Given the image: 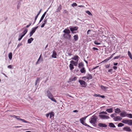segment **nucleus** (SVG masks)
Returning <instances> with one entry per match:
<instances>
[{"label": "nucleus", "mask_w": 132, "mask_h": 132, "mask_svg": "<svg viewBox=\"0 0 132 132\" xmlns=\"http://www.w3.org/2000/svg\"><path fill=\"white\" fill-rule=\"evenodd\" d=\"M97 118L95 115H94L91 117L90 119V122L92 124H95L97 122Z\"/></svg>", "instance_id": "obj_1"}, {"label": "nucleus", "mask_w": 132, "mask_h": 132, "mask_svg": "<svg viewBox=\"0 0 132 132\" xmlns=\"http://www.w3.org/2000/svg\"><path fill=\"white\" fill-rule=\"evenodd\" d=\"M47 96L49 99H50L52 101H54L55 102H57V101L53 98V95L50 91L48 90H47Z\"/></svg>", "instance_id": "obj_2"}, {"label": "nucleus", "mask_w": 132, "mask_h": 132, "mask_svg": "<svg viewBox=\"0 0 132 132\" xmlns=\"http://www.w3.org/2000/svg\"><path fill=\"white\" fill-rule=\"evenodd\" d=\"M122 122L123 123L127 124L130 126H132V120L130 119H123Z\"/></svg>", "instance_id": "obj_3"}, {"label": "nucleus", "mask_w": 132, "mask_h": 132, "mask_svg": "<svg viewBox=\"0 0 132 132\" xmlns=\"http://www.w3.org/2000/svg\"><path fill=\"white\" fill-rule=\"evenodd\" d=\"M11 117H13L14 118H16V119H17L18 120H19L20 121H22V122H24L25 123H28L29 124L30 123V122H29V121H27L25 120L24 119H22L21 118H19L20 117L19 116H16L15 115H13V116H11Z\"/></svg>", "instance_id": "obj_4"}, {"label": "nucleus", "mask_w": 132, "mask_h": 132, "mask_svg": "<svg viewBox=\"0 0 132 132\" xmlns=\"http://www.w3.org/2000/svg\"><path fill=\"white\" fill-rule=\"evenodd\" d=\"M85 119L84 118H82L80 119V122L83 125L85 126H86L87 127L89 128H91V127L89 125H87L86 123H85L84 121L85 120Z\"/></svg>", "instance_id": "obj_5"}, {"label": "nucleus", "mask_w": 132, "mask_h": 132, "mask_svg": "<svg viewBox=\"0 0 132 132\" xmlns=\"http://www.w3.org/2000/svg\"><path fill=\"white\" fill-rule=\"evenodd\" d=\"M79 82L82 87H85L87 86L86 82L83 80H79Z\"/></svg>", "instance_id": "obj_6"}, {"label": "nucleus", "mask_w": 132, "mask_h": 132, "mask_svg": "<svg viewBox=\"0 0 132 132\" xmlns=\"http://www.w3.org/2000/svg\"><path fill=\"white\" fill-rule=\"evenodd\" d=\"M38 26H37L32 28L31 31H30V37H31L32 36L33 34L35 32L36 30L38 28Z\"/></svg>", "instance_id": "obj_7"}, {"label": "nucleus", "mask_w": 132, "mask_h": 132, "mask_svg": "<svg viewBox=\"0 0 132 132\" xmlns=\"http://www.w3.org/2000/svg\"><path fill=\"white\" fill-rule=\"evenodd\" d=\"M63 37L66 39H68L69 40L70 39L71 37V36L70 34H64L63 35Z\"/></svg>", "instance_id": "obj_8"}, {"label": "nucleus", "mask_w": 132, "mask_h": 132, "mask_svg": "<svg viewBox=\"0 0 132 132\" xmlns=\"http://www.w3.org/2000/svg\"><path fill=\"white\" fill-rule=\"evenodd\" d=\"M92 78V76L91 75L88 74L87 76L83 77H82V78H85L84 80H86V79H88V80L91 79Z\"/></svg>", "instance_id": "obj_9"}, {"label": "nucleus", "mask_w": 132, "mask_h": 132, "mask_svg": "<svg viewBox=\"0 0 132 132\" xmlns=\"http://www.w3.org/2000/svg\"><path fill=\"white\" fill-rule=\"evenodd\" d=\"M78 28L76 26L73 27H70V29L72 33L74 34L75 33V32H74V31L77 30L78 29Z\"/></svg>", "instance_id": "obj_10"}, {"label": "nucleus", "mask_w": 132, "mask_h": 132, "mask_svg": "<svg viewBox=\"0 0 132 132\" xmlns=\"http://www.w3.org/2000/svg\"><path fill=\"white\" fill-rule=\"evenodd\" d=\"M99 117L102 119H107L109 118V116L104 115H99Z\"/></svg>", "instance_id": "obj_11"}, {"label": "nucleus", "mask_w": 132, "mask_h": 132, "mask_svg": "<svg viewBox=\"0 0 132 132\" xmlns=\"http://www.w3.org/2000/svg\"><path fill=\"white\" fill-rule=\"evenodd\" d=\"M127 113L126 112L123 111L120 113V115L122 117H127Z\"/></svg>", "instance_id": "obj_12"}, {"label": "nucleus", "mask_w": 132, "mask_h": 132, "mask_svg": "<svg viewBox=\"0 0 132 132\" xmlns=\"http://www.w3.org/2000/svg\"><path fill=\"white\" fill-rule=\"evenodd\" d=\"M23 29H24L25 30L21 34H22V35H23V36H24L27 33L28 31V29H26L25 27H24L22 28L21 29V30H22Z\"/></svg>", "instance_id": "obj_13"}, {"label": "nucleus", "mask_w": 132, "mask_h": 132, "mask_svg": "<svg viewBox=\"0 0 132 132\" xmlns=\"http://www.w3.org/2000/svg\"><path fill=\"white\" fill-rule=\"evenodd\" d=\"M114 120L116 121H120L122 119V118L119 116H117L113 118Z\"/></svg>", "instance_id": "obj_14"}, {"label": "nucleus", "mask_w": 132, "mask_h": 132, "mask_svg": "<svg viewBox=\"0 0 132 132\" xmlns=\"http://www.w3.org/2000/svg\"><path fill=\"white\" fill-rule=\"evenodd\" d=\"M123 130L124 131H131V129L129 127L127 126L123 128Z\"/></svg>", "instance_id": "obj_15"}, {"label": "nucleus", "mask_w": 132, "mask_h": 132, "mask_svg": "<svg viewBox=\"0 0 132 132\" xmlns=\"http://www.w3.org/2000/svg\"><path fill=\"white\" fill-rule=\"evenodd\" d=\"M63 32L64 33V34H70V30L67 29H65L63 30Z\"/></svg>", "instance_id": "obj_16"}, {"label": "nucleus", "mask_w": 132, "mask_h": 132, "mask_svg": "<svg viewBox=\"0 0 132 132\" xmlns=\"http://www.w3.org/2000/svg\"><path fill=\"white\" fill-rule=\"evenodd\" d=\"M80 71L82 73H85L86 72V70L84 67H82L80 68Z\"/></svg>", "instance_id": "obj_17"}, {"label": "nucleus", "mask_w": 132, "mask_h": 132, "mask_svg": "<svg viewBox=\"0 0 132 132\" xmlns=\"http://www.w3.org/2000/svg\"><path fill=\"white\" fill-rule=\"evenodd\" d=\"M98 126L100 127H107V125L105 124L99 123L98 124Z\"/></svg>", "instance_id": "obj_18"}, {"label": "nucleus", "mask_w": 132, "mask_h": 132, "mask_svg": "<svg viewBox=\"0 0 132 132\" xmlns=\"http://www.w3.org/2000/svg\"><path fill=\"white\" fill-rule=\"evenodd\" d=\"M78 61L75 62L73 60H71L70 61V63L73 64L75 66H77L78 64Z\"/></svg>", "instance_id": "obj_19"}, {"label": "nucleus", "mask_w": 132, "mask_h": 132, "mask_svg": "<svg viewBox=\"0 0 132 132\" xmlns=\"http://www.w3.org/2000/svg\"><path fill=\"white\" fill-rule=\"evenodd\" d=\"M79 57V56H78L76 55L74 56V57H72L71 59L73 60L77 61H78Z\"/></svg>", "instance_id": "obj_20"}, {"label": "nucleus", "mask_w": 132, "mask_h": 132, "mask_svg": "<svg viewBox=\"0 0 132 132\" xmlns=\"http://www.w3.org/2000/svg\"><path fill=\"white\" fill-rule=\"evenodd\" d=\"M53 53L52 57L53 58H56V55L57 54L56 51H53Z\"/></svg>", "instance_id": "obj_21"}, {"label": "nucleus", "mask_w": 132, "mask_h": 132, "mask_svg": "<svg viewBox=\"0 0 132 132\" xmlns=\"http://www.w3.org/2000/svg\"><path fill=\"white\" fill-rule=\"evenodd\" d=\"M46 12L44 13L42 15V16L41 17L39 21V23H40L41 22V21L43 20L44 19L46 14Z\"/></svg>", "instance_id": "obj_22"}, {"label": "nucleus", "mask_w": 132, "mask_h": 132, "mask_svg": "<svg viewBox=\"0 0 132 132\" xmlns=\"http://www.w3.org/2000/svg\"><path fill=\"white\" fill-rule=\"evenodd\" d=\"M78 67L79 68H81L84 67V65L82 62H80L78 64Z\"/></svg>", "instance_id": "obj_23"}, {"label": "nucleus", "mask_w": 132, "mask_h": 132, "mask_svg": "<svg viewBox=\"0 0 132 132\" xmlns=\"http://www.w3.org/2000/svg\"><path fill=\"white\" fill-rule=\"evenodd\" d=\"M121 112L119 108H117L114 110V112L116 113H119Z\"/></svg>", "instance_id": "obj_24"}, {"label": "nucleus", "mask_w": 132, "mask_h": 132, "mask_svg": "<svg viewBox=\"0 0 132 132\" xmlns=\"http://www.w3.org/2000/svg\"><path fill=\"white\" fill-rule=\"evenodd\" d=\"M69 67L70 70H72L74 69V67L73 64L72 63H70L69 65Z\"/></svg>", "instance_id": "obj_25"}, {"label": "nucleus", "mask_w": 132, "mask_h": 132, "mask_svg": "<svg viewBox=\"0 0 132 132\" xmlns=\"http://www.w3.org/2000/svg\"><path fill=\"white\" fill-rule=\"evenodd\" d=\"M62 9V6L61 5H60L58 7L57 9V12H59Z\"/></svg>", "instance_id": "obj_26"}, {"label": "nucleus", "mask_w": 132, "mask_h": 132, "mask_svg": "<svg viewBox=\"0 0 132 132\" xmlns=\"http://www.w3.org/2000/svg\"><path fill=\"white\" fill-rule=\"evenodd\" d=\"M24 36L22 35L21 33H20L19 34V38L18 39V40L20 41L22 38Z\"/></svg>", "instance_id": "obj_27"}, {"label": "nucleus", "mask_w": 132, "mask_h": 132, "mask_svg": "<svg viewBox=\"0 0 132 132\" xmlns=\"http://www.w3.org/2000/svg\"><path fill=\"white\" fill-rule=\"evenodd\" d=\"M74 39L75 41H76L78 39V35H75L73 36Z\"/></svg>", "instance_id": "obj_28"}, {"label": "nucleus", "mask_w": 132, "mask_h": 132, "mask_svg": "<svg viewBox=\"0 0 132 132\" xmlns=\"http://www.w3.org/2000/svg\"><path fill=\"white\" fill-rule=\"evenodd\" d=\"M106 111L109 113H111L113 112V109L112 108L107 109L106 110Z\"/></svg>", "instance_id": "obj_29"}, {"label": "nucleus", "mask_w": 132, "mask_h": 132, "mask_svg": "<svg viewBox=\"0 0 132 132\" xmlns=\"http://www.w3.org/2000/svg\"><path fill=\"white\" fill-rule=\"evenodd\" d=\"M109 126H110L112 128H115L116 126L114 125L112 123H109Z\"/></svg>", "instance_id": "obj_30"}, {"label": "nucleus", "mask_w": 132, "mask_h": 132, "mask_svg": "<svg viewBox=\"0 0 132 132\" xmlns=\"http://www.w3.org/2000/svg\"><path fill=\"white\" fill-rule=\"evenodd\" d=\"M34 40V39L32 38H30L28 39V43L30 44L31 43L32 41Z\"/></svg>", "instance_id": "obj_31"}, {"label": "nucleus", "mask_w": 132, "mask_h": 132, "mask_svg": "<svg viewBox=\"0 0 132 132\" xmlns=\"http://www.w3.org/2000/svg\"><path fill=\"white\" fill-rule=\"evenodd\" d=\"M50 115V118H52L54 116V113L53 112H52L49 113Z\"/></svg>", "instance_id": "obj_32"}, {"label": "nucleus", "mask_w": 132, "mask_h": 132, "mask_svg": "<svg viewBox=\"0 0 132 132\" xmlns=\"http://www.w3.org/2000/svg\"><path fill=\"white\" fill-rule=\"evenodd\" d=\"M9 57L10 60H11L12 58V53L11 52L8 55Z\"/></svg>", "instance_id": "obj_33"}, {"label": "nucleus", "mask_w": 132, "mask_h": 132, "mask_svg": "<svg viewBox=\"0 0 132 132\" xmlns=\"http://www.w3.org/2000/svg\"><path fill=\"white\" fill-rule=\"evenodd\" d=\"M128 54L129 57L132 60V55L130 52L129 51H128Z\"/></svg>", "instance_id": "obj_34"}, {"label": "nucleus", "mask_w": 132, "mask_h": 132, "mask_svg": "<svg viewBox=\"0 0 132 132\" xmlns=\"http://www.w3.org/2000/svg\"><path fill=\"white\" fill-rule=\"evenodd\" d=\"M77 77H74L73 78H71V81H75L77 80Z\"/></svg>", "instance_id": "obj_35"}, {"label": "nucleus", "mask_w": 132, "mask_h": 132, "mask_svg": "<svg viewBox=\"0 0 132 132\" xmlns=\"http://www.w3.org/2000/svg\"><path fill=\"white\" fill-rule=\"evenodd\" d=\"M101 88L102 89L104 90H105L107 89L108 88V87H105L103 86H101Z\"/></svg>", "instance_id": "obj_36"}, {"label": "nucleus", "mask_w": 132, "mask_h": 132, "mask_svg": "<svg viewBox=\"0 0 132 132\" xmlns=\"http://www.w3.org/2000/svg\"><path fill=\"white\" fill-rule=\"evenodd\" d=\"M130 118H132V114H127V116Z\"/></svg>", "instance_id": "obj_37"}, {"label": "nucleus", "mask_w": 132, "mask_h": 132, "mask_svg": "<svg viewBox=\"0 0 132 132\" xmlns=\"http://www.w3.org/2000/svg\"><path fill=\"white\" fill-rule=\"evenodd\" d=\"M124 126V124L122 123H119L118 125V127H121Z\"/></svg>", "instance_id": "obj_38"}, {"label": "nucleus", "mask_w": 132, "mask_h": 132, "mask_svg": "<svg viewBox=\"0 0 132 132\" xmlns=\"http://www.w3.org/2000/svg\"><path fill=\"white\" fill-rule=\"evenodd\" d=\"M40 79V78H37V80L36 81L35 85H37V83L38 82H39V80Z\"/></svg>", "instance_id": "obj_39"}, {"label": "nucleus", "mask_w": 132, "mask_h": 132, "mask_svg": "<svg viewBox=\"0 0 132 132\" xmlns=\"http://www.w3.org/2000/svg\"><path fill=\"white\" fill-rule=\"evenodd\" d=\"M86 13L89 15H92V14L89 11H86Z\"/></svg>", "instance_id": "obj_40"}, {"label": "nucleus", "mask_w": 132, "mask_h": 132, "mask_svg": "<svg viewBox=\"0 0 132 132\" xmlns=\"http://www.w3.org/2000/svg\"><path fill=\"white\" fill-rule=\"evenodd\" d=\"M109 60H110V59H109V58H107L106 59L104 60V61H102L101 62H107Z\"/></svg>", "instance_id": "obj_41"}, {"label": "nucleus", "mask_w": 132, "mask_h": 132, "mask_svg": "<svg viewBox=\"0 0 132 132\" xmlns=\"http://www.w3.org/2000/svg\"><path fill=\"white\" fill-rule=\"evenodd\" d=\"M63 13L64 14H66V13L68 14V11H67V10H63Z\"/></svg>", "instance_id": "obj_42"}, {"label": "nucleus", "mask_w": 132, "mask_h": 132, "mask_svg": "<svg viewBox=\"0 0 132 132\" xmlns=\"http://www.w3.org/2000/svg\"><path fill=\"white\" fill-rule=\"evenodd\" d=\"M77 4L75 3H74L72 4V6L73 7L77 6Z\"/></svg>", "instance_id": "obj_43"}, {"label": "nucleus", "mask_w": 132, "mask_h": 132, "mask_svg": "<svg viewBox=\"0 0 132 132\" xmlns=\"http://www.w3.org/2000/svg\"><path fill=\"white\" fill-rule=\"evenodd\" d=\"M100 114H107V113L106 112L102 111L100 112Z\"/></svg>", "instance_id": "obj_44"}, {"label": "nucleus", "mask_w": 132, "mask_h": 132, "mask_svg": "<svg viewBox=\"0 0 132 132\" xmlns=\"http://www.w3.org/2000/svg\"><path fill=\"white\" fill-rule=\"evenodd\" d=\"M94 43L97 45H100L101 44V43H98L96 41H95L94 42Z\"/></svg>", "instance_id": "obj_45"}, {"label": "nucleus", "mask_w": 132, "mask_h": 132, "mask_svg": "<svg viewBox=\"0 0 132 132\" xmlns=\"http://www.w3.org/2000/svg\"><path fill=\"white\" fill-rule=\"evenodd\" d=\"M116 115V113H114L111 114L110 116L112 118H113L115 116V115Z\"/></svg>", "instance_id": "obj_46"}, {"label": "nucleus", "mask_w": 132, "mask_h": 132, "mask_svg": "<svg viewBox=\"0 0 132 132\" xmlns=\"http://www.w3.org/2000/svg\"><path fill=\"white\" fill-rule=\"evenodd\" d=\"M115 53H114L110 57H108L109 58V59H110H110H111V58H112L113 56L115 54Z\"/></svg>", "instance_id": "obj_47"}, {"label": "nucleus", "mask_w": 132, "mask_h": 132, "mask_svg": "<svg viewBox=\"0 0 132 132\" xmlns=\"http://www.w3.org/2000/svg\"><path fill=\"white\" fill-rule=\"evenodd\" d=\"M120 55L116 56L114 58V59H118L120 57Z\"/></svg>", "instance_id": "obj_48"}, {"label": "nucleus", "mask_w": 132, "mask_h": 132, "mask_svg": "<svg viewBox=\"0 0 132 132\" xmlns=\"http://www.w3.org/2000/svg\"><path fill=\"white\" fill-rule=\"evenodd\" d=\"M7 67L9 68L12 69V65H10L7 66Z\"/></svg>", "instance_id": "obj_49"}, {"label": "nucleus", "mask_w": 132, "mask_h": 132, "mask_svg": "<svg viewBox=\"0 0 132 132\" xmlns=\"http://www.w3.org/2000/svg\"><path fill=\"white\" fill-rule=\"evenodd\" d=\"M100 94H95L94 95V96H95V97H100Z\"/></svg>", "instance_id": "obj_50"}, {"label": "nucleus", "mask_w": 132, "mask_h": 132, "mask_svg": "<svg viewBox=\"0 0 132 132\" xmlns=\"http://www.w3.org/2000/svg\"><path fill=\"white\" fill-rule=\"evenodd\" d=\"M110 66V64H108L107 65H105V67L106 68H108Z\"/></svg>", "instance_id": "obj_51"}, {"label": "nucleus", "mask_w": 132, "mask_h": 132, "mask_svg": "<svg viewBox=\"0 0 132 132\" xmlns=\"http://www.w3.org/2000/svg\"><path fill=\"white\" fill-rule=\"evenodd\" d=\"M93 49L94 50H98V49L97 48L95 47H93Z\"/></svg>", "instance_id": "obj_52"}, {"label": "nucleus", "mask_w": 132, "mask_h": 132, "mask_svg": "<svg viewBox=\"0 0 132 132\" xmlns=\"http://www.w3.org/2000/svg\"><path fill=\"white\" fill-rule=\"evenodd\" d=\"M44 23H45V24H46L47 23V20L46 19H45L44 20Z\"/></svg>", "instance_id": "obj_53"}, {"label": "nucleus", "mask_w": 132, "mask_h": 132, "mask_svg": "<svg viewBox=\"0 0 132 132\" xmlns=\"http://www.w3.org/2000/svg\"><path fill=\"white\" fill-rule=\"evenodd\" d=\"M31 23H30L29 24L27 25L26 26V27L27 28L29 27L31 25Z\"/></svg>", "instance_id": "obj_54"}, {"label": "nucleus", "mask_w": 132, "mask_h": 132, "mask_svg": "<svg viewBox=\"0 0 132 132\" xmlns=\"http://www.w3.org/2000/svg\"><path fill=\"white\" fill-rule=\"evenodd\" d=\"M100 97H101V98H104L105 97V96H104V95H100Z\"/></svg>", "instance_id": "obj_55"}, {"label": "nucleus", "mask_w": 132, "mask_h": 132, "mask_svg": "<svg viewBox=\"0 0 132 132\" xmlns=\"http://www.w3.org/2000/svg\"><path fill=\"white\" fill-rule=\"evenodd\" d=\"M113 69H115V70H116L117 69V67H116V66H114L113 67Z\"/></svg>", "instance_id": "obj_56"}, {"label": "nucleus", "mask_w": 132, "mask_h": 132, "mask_svg": "<svg viewBox=\"0 0 132 132\" xmlns=\"http://www.w3.org/2000/svg\"><path fill=\"white\" fill-rule=\"evenodd\" d=\"M41 55H40L39 58L38 59V61H37V63H36V64H37L38 63V61H39L40 59V58L41 57Z\"/></svg>", "instance_id": "obj_57"}, {"label": "nucleus", "mask_w": 132, "mask_h": 132, "mask_svg": "<svg viewBox=\"0 0 132 132\" xmlns=\"http://www.w3.org/2000/svg\"><path fill=\"white\" fill-rule=\"evenodd\" d=\"M45 25V23H43L41 25V27L42 28L43 27H44Z\"/></svg>", "instance_id": "obj_58"}, {"label": "nucleus", "mask_w": 132, "mask_h": 132, "mask_svg": "<svg viewBox=\"0 0 132 132\" xmlns=\"http://www.w3.org/2000/svg\"><path fill=\"white\" fill-rule=\"evenodd\" d=\"M50 115V114L49 113H48V114H46V116L47 117V118H48V116H49Z\"/></svg>", "instance_id": "obj_59"}, {"label": "nucleus", "mask_w": 132, "mask_h": 132, "mask_svg": "<svg viewBox=\"0 0 132 132\" xmlns=\"http://www.w3.org/2000/svg\"><path fill=\"white\" fill-rule=\"evenodd\" d=\"M99 66H97L96 67H95L93 68V70H94L96 69V68H98V67Z\"/></svg>", "instance_id": "obj_60"}, {"label": "nucleus", "mask_w": 132, "mask_h": 132, "mask_svg": "<svg viewBox=\"0 0 132 132\" xmlns=\"http://www.w3.org/2000/svg\"><path fill=\"white\" fill-rule=\"evenodd\" d=\"M38 17V16H36V17H35V22H36V20L37 19V18Z\"/></svg>", "instance_id": "obj_61"}, {"label": "nucleus", "mask_w": 132, "mask_h": 132, "mask_svg": "<svg viewBox=\"0 0 132 132\" xmlns=\"http://www.w3.org/2000/svg\"><path fill=\"white\" fill-rule=\"evenodd\" d=\"M90 31H91L90 30V29L88 30L87 31V34H89V32H90Z\"/></svg>", "instance_id": "obj_62"}, {"label": "nucleus", "mask_w": 132, "mask_h": 132, "mask_svg": "<svg viewBox=\"0 0 132 132\" xmlns=\"http://www.w3.org/2000/svg\"><path fill=\"white\" fill-rule=\"evenodd\" d=\"M112 69H109V70H108V72H111V71H112Z\"/></svg>", "instance_id": "obj_63"}, {"label": "nucleus", "mask_w": 132, "mask_h": 132, "mask_svg": "<svg viewBox=\"0 0 132 132\" xmlns=\"http://www.w3.org/2000/svg\"><path fill=\"white\" fill-rule=\"evenodd\" d=\"M118 64V63H114V65H117Z\"/></svg>", "instance_id": "obj_64"}]
</instances>
